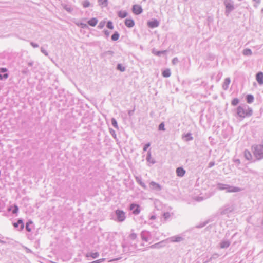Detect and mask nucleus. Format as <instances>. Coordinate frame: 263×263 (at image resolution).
Segmentation results:
<instances>
[{"instance_id": "1", "label": "nucleus", "mask_w": 263, "mask_h": 263, "mask_svg": "<svg viewBox=\"0 0 263 263\" xmlns=\"http://www.w3.org/2000/svg\"><path fill=\"white\" fill-rule=\"evenodd\" d=\"M253 154L257 160L263 159V145L258 144L252 146Z\"/></svg>"}, {"instance_id": "2", "label": "nucleus", "mask_w": 263, "mask_h": 263, "mask_svg": "<svg viewBox=\"0 0 263 263\" xmlns=\"http://www.w3.org/2000/svg\"><path fill=\"white\" fill-rule=\"evenodd\" d=\"M235 209L234 204H227L220 209L221 215H226L232 212Z\"/></svg>"}, {"instance_id": "3", "label": "nucleus", "mask_w": 263, "mask_h": 263, "mask_svg": "<svg viewBox=\"0 0 263 263\" xmlns=\"http://www.w3.org/2000/svg\"><path fill=\"white\" fill-rule=\"evenodd\" d=\"M115 214L117 216V220L119 222H123L125 220L126 216L125 212L120 210H116L115 211Z\"/></svg>"}, {"instance_id": "4", "label": "nucleus", "mask_w": 263, "mask_h": 263, "mask_svg": "<svg viewBox=\"0 0 263 263\" xmlns=\"http://www.w3.org/2000/svg\"><path fill=\"white\" fill-rule=\"evenodd\" d=\"M129 210L133 211V213L135 215H138L140 212V206L135 203H132L129 206Z\"/></svg>"}, {"instance_id": "5", "label": "nucleus", "mask_w": 263, "mask_h": 263, "mask_svg": "<svg viewBox=\"0 0 263 263\" xmlns=\"http://www.w3.org/2000/svg\"><path fill=\"white\" fill-rule=\"evenodd\" d=\"M225 189V190L227 193H235L241 191V189L238 187L231 186L229 184H227Z\"/></svg>"}, {"instance_id": "6", "label": "nucleus", "mask_w": 263, "mask_h": 263, "mask_svg": "<svg viewBox=\"0 0 263 263\" xmlns=\"http://www.w3.org/2000/svg\"><path fill=\"white\" fill-rule=\"evenodd\" d=\"M143 11L142 7L139 5H134L132 7V12L135 15L140 14Z\"/></svg>"}, {"instance_id": "7", "label": "nucleus", "mask_w": 263, "mask_h": 263, "mask_svg": "<svg viewBox=\"0 0 263 263\" xmlns=\"http://www.w3.org/2000/svg\"><path fill=\"white\" fill-rule=\"evenodd\" d=\"M149 187L152 190H155L156 191H160L162 189L161 186L159 184L154 181H151L149 183Z\"/></svg>"}, {"instance_id": "8", "label": "nucleus", "mask_w": 263, "mask_h": 263, "mask_svg": "<svg viewBox=\"0 0 263 263\" xmlns=\"http://www.w3.org/2000/svg\"><path fill=\"white\" fill-rule=\"evenodd\" d=\"M150 236V234H149V232H148V231H143L141 233V239L145 241V242H147L149 240V237Z\"/></svg>"}, {"instance_id": "9", "label": "nucleus", "mask_w": 263, "mask_h": 263, "mask_svg": "<svg viewBox=\"0 0 263 263\" xmlns=\"http://www.w3.org/2000/svg\"><path fill=\"white\" fill-rule=\"evenodd\" d=\"M172 242H179L183 240V238L179 236H174L168 239Z\"/></svg>"}, {"instance_id": "10", "label": "nucleus", "mask_w": 263, "mask_h": 263, "mask_svg": "<svg viewBox=\"0 0 263 263\" xmlns=\"http://www.w3.org/2000/svg\"><path fill=\"white\" fill-rule=\"evenodd\" d=\"M231 245V241L228 240H222L220 243L219 246L221 249H225L228 248Z\"/></svg>"}, {"instance_id": "11", "label": "nucleus", "mask_w": 263, "mask_h": 263, "mask_svg": "<svg viewBox=\"0 0 263 263\" xmlns=\"http://www.w3.org/2000/svg\"><path fill=\"white\" fill-rule=\"evenodd\" d=\"M159 21L157 20H154L147 22L148 26L152 28L157 27L159 26Z\"/></svg>"}, {"instance_id": "12", "label": "nucleus", "mask_w": 263, "mask_h": 263, "mask_svg": "<svg viewBox=\"0 0 263 263\" xmlns=\"http://www.w3.org/2000/svg\"><path fill=\"white\" fill-rule=\"evenodd\" d=\"M135 180L136 182L144 189H146L147 186L142 181V178L140 176H136Z\"/></svg>"}, {"instance_id": "13", "label": "nucleus", "mask_w": 263, "mask_h": 263, "mask_svg": "<svg viewBox=\"0 0 263 263\" xmlns=\"http://www.w3.org/2000/svg\"><path fill=\"white\" fill-rule=\"evenodd\" d=\"M125 24L126 27L132 28L135 26V22L134 20L131 18L126 19L125 20Z\"/></svg>"}, {"instance_id": "14", "label": "nucleus", "mask_w": 263, "mask_h": 263, "mask_svg": "<svg viewBox=\"0 0 263 263\" xmlns=\"http://www.w3.org/2000/svg\"><path fill=\"white\" fill-rule=\"evenodd\" d=\"M256 80L260 85L263 84V73L262 72H259L256 74Z\"/></svg>"}, {"instance_id": "15", "label": "nucleus", "mask_w": 263, "mask_h": 263, "mask_svg": "<svg viewBox=\"0 0 263 263\" xmlns=\"http://www.w3.org/2000/svg\"><path fill=\"white\" fill-rule=\"evenodd\" d=\"M237 114L239 115H241L242 114H246L247 115V114H252V111L251 110H250L248 112H245V109L241 106H239L237 108Z\"/></svg>"}, {"instance_id": "16", "label": "nucleus", "mask_w": 263, "mask_h": 263, "mask_svg": "<svg viewBox=\"0 0 263 263\" xmlns=\"http://www.w3.org/2000/svg\"><path fill=\"white\" fill-rule=\"evenodd\" d=\"M225 6H226V11L228 13L230 12L234 9L233 5L231 3H230L229 2H225Z\"/></svg>"}, {"instance_id": "17", "label": "nucleus", "mask_w": 263, "mask_h": 263, "mask_svg": "<svg viewBox=\"0 0 263 263\" xmlns=\"http://www.w3.org/2000/svg\"><path fill=\"white\" fill-rule=\"evenodd\" d=\"M185 173V171L182 167H178L176 169L177 175L179 177H183Z\"/></svg>"}, {"instance_id": "18", "label": "nucleus", "mask_w": 263, "mask_h": 263, "mask_svg": "<svg viewBox=\"0 0 263 263\" xmlns=\"http://www.w3.org/2000/svg\"><path fill=\"white\" fill-rule=\"evenodd\" d=\"M243 154L244 157L247 160H251L252 159V156L249 150H245Z\"/></svg>"}, {"instance_id": "19", "label": "nucleus", "mask_w": 263, "mask_h": 263, "mask_svg": "<svg viewBox=\"0 0 263 263\" xmlns=\"http://www.w3.org/2000/svg\"><path fill=\"white\" fill-rule=\"evenodd\" d=\"M19 224H20V230H22L24 229V225L22 219H19L17 222L13 224V226L14 227L16 228Z\"/></svg>"}, {"instance_id": "20", "label": "nucleus", "mask_w": 263, "mask_h": 263, "mask_svg": "<svg viewBox=\"0 0 263 263\" xmlns=\"http://www.w3.org/2000/svg\"><path fill=\"white\" fill-rule=\"evenodd\" d=\"M98 23V20L96 18H92L88 21V24L92 27L95 26Z\"/></svg>"}, {"instance_id": "21", "label": "nucleus", "mask_w": 263, "mask_h": 263, "mask_svg": "<svg viewBox=\"0 0 263 263\" xmlns=\"http://www.w3.org/2000/svg\"><path fill=\"white\" fill-rule=\"evenodd\" d=\"M127 12L125 11H120L118 13V16L121 18H124L127 16Z\"/></svg>"}, {"instance_id": "22", "label": "nucleus", "mask_w": 263, "mask_h": 263, "mask_svg": "<svg viewBox=\"0 0 263 263\" xmlns=\"http://www.w3.org/2000/svg\"><path fill=\"white\" fill-rule=\"evenodd\" d=\"M146 160L148 162H151L153 164H154L155 163V161L154 160V159L152 158V157L151 156V153L149 151L148 152V153H147V155L146 156Z\"/></svg>"}, {"instance_id": "23", "label": "nucleus", "mask_w": 263, "mask_h": 263, "mask_svg": "<svg viewBox=\"0 0 263 263\" xmlns=\"http://www.w3.org/2000/svg\"><path fill=\"white\" fill-rule=\"evenodd\" d=\"M227 184H223L221 183H218L217 184L216 188L219 190H225V188L227 186Z\"/></svg>"}, {"instance_id": "24", "label": "nucleus", "mask_w": 263, "mask_h": 263, "mask_svg": "<svg viewBox=\"0 0 263 263\" xmlns=\"http://www.w3.org/2000/svg\"><path fill=\"white\" fill-rule=\"evenodd\" d=\"M247 101L248 103L253 102L254 100V97L252 95H248L247 96Z\"/></svg>"}, {"instance_id": "25", "label": "nucleus", "mask_w": 263, "mask_h": 263, "mask_svg": "<svg viewBox=\"0 0 263 263\" xmlns=\"http://www.w3.org/2000/svg\"><path fill=\"white\" fill-rule=\"evenodd\" d=\"M119 38V34L117 32H115L111 36V40L112 41H117Z\"/></svg>"}, {"instance_id": "26", "label": "nucleus", "mask_w": 263, "mask_h": 263, "mask_svg": "<svg viewBox=\"0 0 263 263\" xmlns=\"http://www.w3.org/2000/svg\"><path fill=\"white\" fill-rule=\"evenodd\" d=\"M162 75L164 77H169L171 76V72L169 69H165L162 72Z\"/></svg>"}, {"instance_id": "27", "label": "nucleus", "mask_w": 263, "mask_h": 263, "mask_svg": "<svg viewBox=\"0 0 263 263\" xmlns=\"http://www.w3.org/2000/svg\"><path fill=\"white\" fill-rule=\"evenodd\" d=\"M99 256V254L98 252L95 253H91L89 254H87V257H91L93 258H96Z\"/></svg>"}, {"instance_id": "28", "label": "nucleus", "mask_w": 263, "mask_h": 263, "mask_svg": "<svg viewBox=\"0 0 263 263\" xmlns=\"http://www.w3.org/2000/svg\"><path fill=\"white\" fill-rule=\"evenodd\" d=\"M111 124H112V126L115 128H116L117 129L119 128L118 125V124H117V122L115 118H112L111 119Z\"/></svg>"}, {"instance_id": "29", "label": "nucleus", "mask_w": 263, "mask_h": 263, "mask_svg": "<svg viewBox=\"0 0 263 263\" xmlns=\"http://www.w3.org/2000/svg\"><path fill=\"white\" fill-rule=\"evenodd\" d=\"M230 78H227L225 79L224 82V87H225V89H227L230 83Z\"/></svg>"}, {"instance_id": "30", "label": "nucleus", "mask_w": 263, "mask_h": 263, "mask_svg": "<svg viewBox=\"0 0 263 263\" xmlns=\"http://www.w3.org/2000/svg\"><path fill=\"white\" fill-rule=\"evenodd\" d=\"M239 102V100L238 98H234L231 101V104L233 106H236L238 104Z\"/></svg>"}, {"instance_id": "31", "label": "nucleus", "mask_w": 263, "mask_h": 263, "mask_svg": "<svg viewBox=\"0 0 263 263\" xmlns=\"http://www.w3.org/2000/svg\"><path fill=\"white\" fill-rule=\"evenodd\" d=\"M243 53L245 55H250L252 54V51L249 49H246L243 50Z\"/></svg>"}, {"instance_id": "32", "label": "nucleus", "mask_w": 263, "mask_h": 263, "mask_svg": "<svg viewBox=\"0 0 263 263\" xmlns=\"http://www.w3.org/2000/svg\"><path fill=\"white\" fill-rule=\"evenodd\" d=\"M82 5L84 8H87L90 6V3L88 1H85L83 2Z\"/></svg>"}, {"instance_id": "33", "label": "nucleus", "mask_w": 263, "mask_h": 263, "mask_svg": "<svg viewBox=\"0 0 263 263\" xmlns=\"http://www.w3.org/2000/svg\"><path fill=\"white\" fill-rule=\"evenodd\" d=\"M137 237V234L134 232L132 233L129 236V238L132 240L135 239Z\"/></svg>"}, {"instance_id": "34", "label": "nucleus", "mask_w": 263, "mask_h": 263, "mask_svg": "<svg viewBox=\"0 0 263 263\" xmlns=\"http://www.w3.org/2000/svg\"><path fill=\"white\" fill-rule=\"evenodd\" d=\"M107 27L108 28L110 29H114V25L112 23L111 21H108L107 24Z\"/></svg>"}, {"instance_id": "35", "label": "nucleus", "mask_w": 263, "mask_h": 263, "mask_svg": "<svg viewBox=\"0 0 263 263\" xmlns=\"http://www.w3.org/2000/svg\"><path fill=\"white\" fill-rule=\"evenodd\" d=\"M185 137L186 138V141H189L192 140L193 137L191 136V134L187 133L185 135Z\"/></svg>"}, {"instance_id": "36", "label": "nucleus", "mask_w": 263, "mask_h": 263, "mask_svg": "<svg viewBox=\"0 0 263 263\" xmlns=\"http://www.w3.org/2000/svg\"><path fill=\"white\" fill-rule=\"evenodd\" d=\"M32 221H29L26 223V229L29 232L31 231V229L29 227V224H32Z\"/></svg>"}, {"instance_id": "37", "label": "nucleus", "mask_w": 263, "mask_h": 263, "mask_svg": "<svg viewBox=\"0 0 263 263\" xmlns=\"http://www.w3.org/2000/svg\"><path fill=\"white\" fill-rule=\"evenodd\" d=\"M159 130H163V131H164L165 130V129L164 128V122H162L159 125Z\"/></svg>"}, {"instance_id": "38", "label": "nucleus", "mask_w": 263, "mask_h": 263, "mask_svg": "<svg viewBox=\"0 0 263 263\" xmlns=\"http://www.w3.org/2000/svg\"><path fill=\"white\" fill-rule=\"evenodd\" d=\"M18 211V207L16 205H14V209L12 210V213L16 214Z\"/></svg>"}, {"instance_id": "39", "label": "nucleus", "mask_w": 263, "mask_h": 263, "mask_svg": "<svg viewBox=\"0 0 263 263\" xmlns=\"http://www.w3.org/2000/svg\"><path fill=\"white\" fill-rule=\"evenodd\" d=\"M118 69L121 71H124L125 70V68L122 65L119 64L118 65Z\"/></svg>"}, {"instance_id": "40", "label": "nucleus", "mask_w": 263, "mask_h": 263, "mask_svg": "<svg viewBox=\"0 0 263 263\" xmlns=\"http://www.w3.org/2000/svg\"><path fill=\"white\" fill-rule=\"evenodd\" d=\"M207 223H208V221H205V222H203L200 223V224L198 225L197 226H196V227L198 228H202V227L205 226Z\"/></svg>"}, {"instance_id": "41", "label": "nucleus", "mask_w": 263, "mask_h": 263, "mask_svg": "<svg viewBox=\"0 0 263 263\" xmlns=\"http://www.w3.org/2000/svg\"><path fill=\"white\" fill-rule=\"evenodd\" d=\"M105 260V258H101L95 261H92L91 263H101Z\"/></svg>"}, {"instance_id": "42", "label": "nucleus", "mask_w": 263, "mask_h": 263, "mask_svg": "<svg viewBox=\"0 0 263 263\" xmlns=\"http://www.w3.org/2000/svg\"><path fill=\"white\" fill-rule=\"evenodd\" d=\"M110 133L114 138H116V132L114 130H113L112 129H110Z\"/></svg>"}, {"instance_id": "43", "label": "nucleus", "mask_w": 263, "mask_h": 263, "mask_svg": "<svg viewBox=\"0 0 263 263\" xmlns=\"http://www.w3.org/2000/svg\"><path fill=\"white\" fill-rule=\"evenodd\" d=\"M163 217L165 219H167L170 217V214L168 212L164 213L163 214Z\"/></svg>"}, {"instance_id": "44", "label": "nucleus", "mask_w": 263, "mask_h": 263, "mask_svg": "<svg viewBox=\"0 0 263 263\" xmlns=\"http://www.w3.org/2000/svg\"><path fill=\"white\" fill-rule=\"evenodd\" d=\"M219 256L218 254H214L212 255V256L210 257L209 259V260H212L213 259H216Z\"/></svg>"}, {"instance_id": "45", "label": "nucleus", "mask_w": 263, "mask_h": 263, "mask_svg": "<svg viewBox=\"0 0 263 263\" xmlns=\"http://www.w3.org/2000/svg\"><path fill=\"white\" fill-rule=\"evenodd\" d=\"M105 23V22L104 21L101 22L98 25V27L100 29H102L104 26Z\"/></svg>"}, {"instance_id": "46", "label": "nucleus", "mask_w": 263, "mask_h": 263, "mask_svg": "<svg viewBox=\"0 0 263 263\" xmlns=\"http://www.w3.org/2000/svg\"><path fill=\"white\" fill-rule=\"evenodd\" d=\"M150 146V143H146L144 146V147H143V151H146L147 148Z\"/></svg>"}, {"instance_id": "47", "label": "nucleus", "mask_w": 263, "mask_h": 263, "mask_svg": "<svg viewBox=\"0 0 263 263\" xmlns=\"http://www.w3.org/2000/svg\"><path fill=\"white\" fill-rule=\"evenodd\" d=\"M8 77V74L7 73H5L3 76L0 74V80H2L3 79H7Z\"/></svg>"}, {"instance_id": "48", "label": "nucleus", "mask_w": 263, "mask_h": 263, "mask_svg": "<svg viewBox=\"0 0 263 263\" xmlns=\"http://www.w3.org/2000/svg\"><path fill=\"white\" fill-rule=\"evenodd\" d=\"M234 162L237 165H239L240 164V161L239 159H234Z\"/></svg>"}, {"instance_id": "49", "label": "nucleus", "mask_w": 263, "mask_h": 263, "mask_svg": "<svg viewBox=\"0 0 263 263\" xmlns=\"http://www.w3.org/2000/svg\"><path fill=\"white\" fill-rule=\"evenodd\" d=\"M215 165L214 162H210L208 164V167L211 168Z\"/></svg>"}, {"instance_id": "50", "label": "nucleus", "mask_w": 263, "mask_h": 263, "mask_svg": "<svg viewBox=\"0 0 263 263\" xmlns=\"http://www.w3.org/2000/svg\"><path fill=\"white\" fill-rule=\"evenodd\" d=\"M203 199V198L202 197H198L196 198V200L199 202L202 201Z\"/></svg>"}, {"instance_id": "51", "label": "nucleus", "mask_w": 263, "mask_h": 263, "mask_svg": "<svg viewBox=\"0 0 263 263\" xmlns=\"http://www.w3.org/2000/svg\"><path fill=\"white\" fill-rule=\"evenodd\" d=\"M7 71V70L5 68H2L0 69V72H5Z\"/></svg>"}, {"instance_id": "52", "label": "nucleus", "mask_w": 263, "mask_h": 263, "mask_svg": "<svg viewBox=\"0 0 263 263\" xmlns=\"http://www.w3.org/2000/svg\"><path fill=\"white\" fill-rule=\"evenodd\" d=\"M102 5H103L104 6H107V1H106V0H105V1H104V2H103V3H102Z\"/></svg>"}, {"instance_id": "53", "label": "nucleus", "mask_w": 263, "mask_h": 263, "mask_svg": "<svg viewBox=\"0 0 263 263\" xmlns=\"http://www.w3.org/2000/svg\"><path fill=\"white\" fill-rule=\"evenodd\" d=\"M158 244L157 243H156V244H154V245H153L152 246H151L149 247L151 248H155L156 247V246Z\"/></svg>"}, {"instance_id": "54", "label": "nucleus", "mask_w": 263, "mask_h": 263, "mask_svg": "<svg viewBox=\"0 0 263 263\" xmlns=\"http://www.w3.org/2000/svg\"><path fill=\"white\" fill-rule=\"evenodd\" d=\"M156 218V217L155 216V215H152L151 217H150V219L151 220H154Z\"/></svg>"}, {"instance_id": "55", "label": "nucleus", "mask_w": 263, "mask_h": 263, "mask_svg": "<svg viewBox=\"0 0 263 263\" xmlns=\"http://www.w3.org/2000/svg\"><path fill=\"white\" fill-rule=\"evenodd\" d=\"M120 258H115V259H111L109 261V262H112V261H115V260H118Z\"/></svg>"}, {"instance_id": "56", "label": "nucleus", "mask_w": 263, "mask_h": 263, "mask_svg": "<svg viewBox=\"0 0 263 263\" xmlns=\"http://www.w3.org/2000/svg\"><path fill=\"white\" fill-rule=\"evenodd\" d=\"M0 243L4 244V243H6V242L5 241L0 240Z\"/></svg>"}, {"instance_id": "57", "label": "nucleus", "mask_w": 263, "mask_h": 263, "mask_svg": "<svg viewBox=\"0 0 263 263\" xmlns=\"http://www.w3.org/2000/svg\"><path fill=\"white\" fill-rule=\"evenodd\" d=\"M254 1H255L256 2L258 3H259L260 2L261 0H254Z\"/></svg>"}, {"instance_id": "58", "label": "nucleus", "mask_w": 263, "mask_h": 263, "mask_svg": "<svg viewBox=\"0 0 263 263\" xmlns=\"http://www.w3.org/2000/svg\"><path fill=\"white\" fill-rule=\"evenodd\" d=\"M11 208H12L11 206V207H10V208L8 209V211H11Z\"/></svg>"}, {"instance_id": "59", "label": "nucleus", "mask_w": 263, "mask_h": 263, "mask_svg": "<svg viewBox=\"0 0 263 263\" xmlns=\"http://www.w3.org/2000/svg\"><path fill=\"white\" fill-rule=\"evenodd\" d=\"M261 11L263 12V9L261 10Z\"/></svg>"}]
</instances>
